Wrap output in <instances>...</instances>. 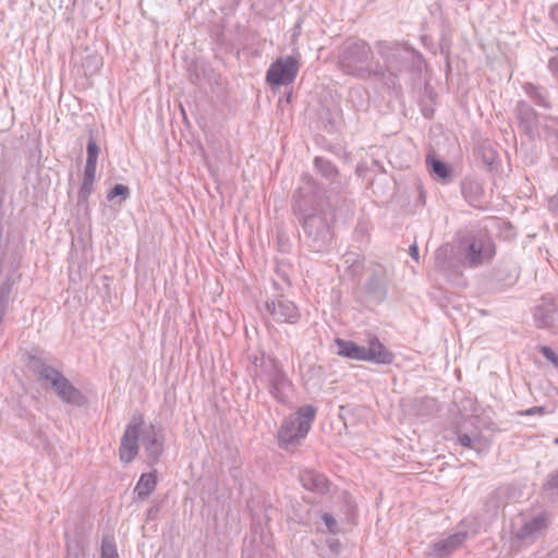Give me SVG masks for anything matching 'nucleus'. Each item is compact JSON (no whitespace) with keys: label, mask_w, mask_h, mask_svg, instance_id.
I'll return each mask as SVG.
<instances>
[{"label":"nucleus","mask_w":558,"mask_h":558,"mask_svg":"<svg viewBox=\"0 0 558 558\" xmlns=\"http://www.w3.org/2000/svg\"><path fill=\"white\" fill-rule=\"evenodd\" d=\"M87 158L85 165L97 166L99 146L97 145L93 134H90L87 143Z\"/></svg>","instance_id":"31"},{"label":"nucleus","mask_w":558,"mask_h":558,"mask_svg":"<svg viewBox=\"0 0 558 558\" xmlns=\"http://www.w3.org/2000/svg\"><path fill=\"white\" fill-rule=\"evenodd\" d=\"M264 307L266 314L276 323L296 324L301 317L294 302L282 294L267 298Z\"/></svg>","instance_id":"10"},{"label":"nucleus","mask_w":558,"mask_h":558,"mask_svg":"<svg viewBox=\"0 0 558 558\" xmlns=\"http://www.w3.org/2000/svg\"><path fill=\"white\" fill-rule=\"evenodd\" d=\"M462 194L473 207L482 206L483 187L475 180H465L462 183Z\"/></svg>","instance_id":"22"},{"label":"nucleus","mask_w":558,"mask_h":558,"mask_svg":"<svg viewBox=\"0 0 558 558\" xmlns=\"http://www.w3.org/2000/svg\"><path fill=\"white\" fill-rule=\"evenodd\" d=\"M466 536V532H458L444 539H440L433 544V551L430 554L437 558H442L459 548L465 541Z\"/></svg>","instance_id":"19"},{"label":"nucleus","mask_w":558,"mask_h":558,"mask_svg":"<svg viewBox=\"0 0 558 558\" xmlns=\"http://www.w3.org/2000/svg\"><path fill=\"white\" fill-rule=\"evenodd\" d=\"M542 413H544L543 407H533V408H530V409L525 410L524 412H522L523 415H534V414H542Z\"/></svg>","instance_id":"42"},{"label":"nucleus","mask_w":558,"mask_h":558,"mask_svg":"<svg viewBox=\"0 0 558 558\" xmlns=\"http://www.w3.org/2000/svg\"><path fill=\"white\" fill-rule=\"evenodd\" d=\"M13 282L10 278L3 281L0 286V310L5 311L9 307L10 295L12 292Z\"/></svg>","instance_id":"28"},{"label":"nucleus","mask_w":558,"mask_h":558,"mask_svg":"<svg viewBox=\"0 0 558 558\" xmlns=\"http://www.w3.org/2000/svg\"><path fill=\"white\" fill-rule=\"evenodd\" d=\"M255 366L254 384L256 388L265 387L278 402H287L290 381L280 363L274 357L263 356L260 363Z\"/></svg>","instance_id":"5"},{"label":"nucleus","mask_w":558,"mask_h":558,"mask_svg":"<svg viewBox=\"0 0 558 558\" xmlns=\"http://www.w3.org/2000/svg\"><path fill=\"white\" fill-rule=\"evenodd\" d=\"M120 196L121 202L125 201L130 196V189L124 184H116L108 193L107 198L112 201L113 198Z\"/></svg>","instance_id":"32"},{"label":"nucleus","mask_w":558,"mask_h":558,"mask_svg":"<svg viewBox=\"0 0 558 558\" xmlns=\"http://www.w3.org/2000/svg\"><path fill=\"white\" fill-rule=\"evenodd\" d=\"M101 558H118L117 547L113 537L106 536L102 538Z\"/></svg>","instance_id":"30"},{"label":"nucleus","mask_w":558,"mask_h":558,"mask_svg":"<svg viewBox=\"0 0 558 558\" xmlns=\"http://www.w3.org/2000/svg\"><path fill=\"white\" fill-rule=\"evenodd\" d=\"M300 32H301V23L298 22L295 27H294V33L292 35L293 39L299 36Z\"/></svg>","instance_id":"45"},{"label":"nucleus","mask_w":558,"mask_h":558,"mask_svg":"<svg viewBox=\"0 0 558 558\" xmlns=\"http://www.w3.org/2000/svg\"><path fill=\"white\" fill-rule=\"evenodd\" d=\"M451 255V247L448 244L441 245L435 252V268L440 271L448 281L461 284L462 272L454 265Z\"/></svg>","instance_id":"14"},{"label":"nucleus","mask_w":558,"mask_h":558,"mask_svg":"<svg viewBox=\"0 0 558 558\" xmlns=\"http://www.w3.org/2000/svg\"><path fill=\"white\" fill-rule=\"evenodd\" d=\"M481 154H482L483 162L487 167L492 168V166L494 165V162L496 160V151L494 149H492L490 147L483 146L481 148Z\"/></svg>","instance_id":"34"},{"label":"nucleus","mask_w":558,"mask_h":558,"mask_svg":"<svg viewBox=\"0 0 558 558\" xmlns=\"http://www.w3.org/2000/svg\"><path fill=\"white\" fill-rule=\"evenodd\" d=\"M426 165L428 166L429 171L439 179L446 180L450 177V169L448 165L430 153L426 156Z\"/></svg>","instance_id":"25"},{"label":"nucleus","mask_w":558,"mask_h":558,"mask_svg":"<svg viewBox=\"0 0 558 558\" xmlns=\"http://www.w3.org/2000/svg\"><path fill=\"white\" fill-rule=\"evenodd\" d=\"M522 88L536 106L545 109L551 108V104L548 98V92L544 87L533 83H524Z\"/></svg>","instance_id":"21"},{"label":"nucleus","mask_w":558,"mask_h":558,"mask_svg":"<svg viewBox=\"0 0 558 558\" xmlns=\"http://www.w3.org/2000/svg\"><path fill=\"white\" fill-rule=\"evenodd\" d=\"M409 254H410V256H411L414 260L418 262V247H417L416 243H413V244L410 246V248H409Z\"/></svg>","instance_id":"44"},{"label":"nucleus","mask_w":558,"mask_h":558,"mask_svg":"<svg viewBox=\"0 0 558 558\" xmlns=\"http://www.w3.org/2000/svg\"><path fill=\"white\" fill-rule=\"evenodd\" d=\"M375 46L384 60V64L376 62V70L381 72V75H376V81L388 89L400 92L399 75L410 68L418 53L407 44L397 41L378 40Z\"/></svg>","instance_id":"2"},{"label":"nucleus","mask_w":558,"mask_h":558,"mask_svg":"<svg viewBox=\"0 0 558 558\" xmlns=\"http://www.w3.org/2000/svg\"><path fill=\"white\" fill-rule=\"evenodd\" d=\"M5 313H7L5 311L0 310V324L3 320Z\"/></svg>","instance_id":"46"},{"label":"nucleus","mask_w":558,"mask_h":558,"mask_svg":"<svg viewBox=\"0 0 558 558\" xmlns=\"http://www.w3.org/2000/svg\"><path fill=\"white\" fill-rule=\"evenodd\" d=\"M338 68L342 73L359 80H376V75H381V72L376 70L372 47L362 39L347 40L342 45L338 56Z\"/></svg>","instance_id":"3"},{"label":"nucleus","mask_w":558,"mask_h":558,"mask_svg":"<svg viewBox=\"0 0 558 558\" xmlns=\"http://www.w3.org/2000/svg\"><path fill=\"white\" fill-rule=\"evenodd\" d=\"M141 440L147 453L149 464H155L159 461L163 453V436L161 430L155 425L142 427Z\"/></svg>","instance_id":"13"},{"label":"nucleus","mask_w":558,"mask_h":558,"mask_svg":"<svg viewBox=\"0 0 558 558\" xmlns=\"http://www.w3.org/2000/svg\"><path fill=\"white\" fill-rule=\"evenodd\" d=\"M97 166L85 165L84 178L78 191V202L87 203L94 186Z\"/></svg>","instance_id":"24"},{"label":"nucleus","mask_w":558,"mask_h":558,"mask_svg":"<svg viewBox=\"0 0 558 558\" xmlns=\"http://www.w3.org/2000/svg\"><path fill=\"white\" fill-rule=\"evenodd\" d=\"M315 415L316 409L313 405H304L284 418L278 430L280 447L290 450L298 446L311 429Z\"/></svg>","instance_id":"6"},{"label":"nucleus","mask_w":558,"mask_h":558,"mask_svg":"<svg viewBox=\"0 0 558 558\" xmlns=\"http://www.w3.org/2000/svg\"><path fill=\"white\" fill-rule=\"evenodd\" d=\"M326 545L333 558L339 556L342 548V545L339 539L329 537L326 539Z\"/></svg>","instance_id":"36"},{"label":"nucleus","mask_w":558,"mask_h":558,"mask_svg":"<svg viewBox=\"0 0 558 558\" xmlns=\"http://www.w3.org/2000/svg\"><path fill=\"white\" fill-rule=\"evenodd\" d=\"M545 487L548 489L558 488V470L548 475Z\"/></svg>","instance_id":"39"},{"label":"nucleus","mask_w":558,"mask_h":558,"mask_svg":"<svg viewBox=\"0 0 558 558\" xmlns=\"http://www.w3.org/2000/svg\"><path fill=\"white\" fill-rule=\"evenodd\" d=\"M550 20L557 25L558 27V4H555L551 7L550 12Z\"/></svg>","instance_id":"43"},{"label":"nucleus","mask_w":558,"mask_h":558,"mask_svg":"<svg viewBox=\"0 0 558 558\" xmlns=\"http://www.w3.org/2000/svg\"><path fill=\"white\" fill-rule=\"evenodd\" d=\"M542 125L541 129H543L548 137H554L558 140V118L551 117V116H544L542 117Z\"/></svg>","instance_id":"27"},{"label":"nucleus","mask_w":558,"mask_h":558,"mask_svg":"<svg viewBox=\"0 0 558 558\" xmlns=\"http://www.w3.org/2000/svg\"><path fill=\"white\" fill-rule=\"evenodd\" d=\"M29 368L37 375L39 380L49 381L57 396L65 403L81 407L85 402L83 393L54 367L46 364L39 357H31Z\"/></svg>","instance_id":"4"},{"label":"nucleus","mask_w":558,"mask_h":558,"mask_svg":"<svg viewBox=\"0 0 558 558\" xmlns=\"http://www.w3.org/2000/svg\"><path fill=\"white\" fill-rule=\"evenodd\" d=\"M548 68L554 75L558 76V56L549 59Z\"/></svg>","instance_id":"40"},{"label":"nucleus","mask_w":558,"mask_h":558,"mask_svg":"<svg viewBox=\"0 0 558 558\" xmlns=\"http://www.w3.org/2000/svg\"><path fill=\"white\" fill-rule=\"evenodd\" d=\"M365 292L367 296L377 302H383L387 296V284H386V269L378 265L376 266L369 279L365 283Z\"/></svg>","instance_id":"15"},{"label":"nucleus","mask_w":558,"mask_h":558,"mask_svg":"<svg viewBox=\"0 0 558 558\" xmlns=\"http://www.w3.org/2000/svg\"><path fill=\"white\" fill-rule=\"evenodd\" d=\"M458 253L464 266L475 268L495 255V246L486 233L478 231L460 240Z\"/></svg>","instance_id":"7"},{"label":"nucleus","mask_w":558,"mask_h":558,"mask_svg":"<svg viewBox=\"0 0 558 558\" xmlns=\"http://www.w3.org/2000/svg\"><path fill=\"white\" fill-rule=\"evenodd\" d=\"M514 116L520 131L531 141L541 137L542 116L525 100L517 101Z\"/></svg>","instance_id":"11"},{"label":"nucleus","mask_w":558,"mask_h":558,"mask_svg":"<svg viewBox=\"0 0 558 558\" xmlns=\"http://www.w3.org/2000/svg\"><path fill=\"white\" fill-rule=\"evenodd\" d=\"M557 304L554 298L544 296L535 307L534 319L538 328H550L557 318Z\"/></svg>","instance_id":"17"},{"label":"nucleus","mask_w":558,"mask_h":558,"mask_svg":"<svg viewBox=\"0 0 558 558\" xmlns=\"http://www.w3.org/2000/svg\"><path fill=\"white\" fill-rule=\"evenodd\" d=\"M157 486V473L156 471L144 473L141 475L135 488L134 494H136L137 499L145 500L156 488Z\"/></svg>","instance_id":"20"},{"label":"nucleus","mask_w":558,"mask_h":558,"mask_svg":"<svg viewBox=\"0 0 558 558\" xmlns=\"http://www.w3.org/2000/svg\"><path fill=\"white\" fill-rule=\"evenodd\" d=\"M546 519L543 515H537L521 526L517 532V537L520 539L534 538L535 535L546 529Z\"/></svg>","instance_id":"23"},{"label":"nucleus","mask_w":558,"mask_h":558,"mask_svg":"<svg viewBox=\"0 0 558 558\" xmlns=\"http://www.w3.org/2000/svg\"><path fill=\"white\" fill-rule=\"evenodd\" d=\"M359 256L354 253H347L343 255V260L345 264H351L354 266L357 263Z\"/></svg>","instance_id":"41"},{"label":"nucleus","mask_w":558,"mask_h":558,"mask_svg":"<svg viewBox=\"0 0 558 558\" xmlns=\"http://www.w3.org/2000/svg\"><path fill=\"white\" fill-rule=\"evenodd\" d=\"M555 50H556V51H558V47H557V48H555Z\"/></svg>","instance_id":"48"},{"label":"nucleus","mask_w":558,"mask_h":558,"mask_svg":"<svg viewBox=\"0 0 558 558\" xmlns=\"http://www.w3.org/2000/svg\"><path fill=\"white\" fill-rule=\"evenodd\" d=\"M304 180L293 195L292 208L301 216L303 243L313 252H322L332 240L335 215L331 205L315 192L314 181Z\"/></svg>","instance_id":"1"},{"label":"nucleus","mask_w":558,"mask_h":558,"mask_svg":"<svg viewBox=\"0 0 558 558\" xmlns=\"http://www.w3.org/2000/svg\"><path fill=\"white\" fill-rule=\"evenodd\" d=\"M339 354L356 361H369L377 364H390L393 354L376 338L369 340L368 345H359L350 340L337 339Z\"/></svg>","instance_id":"8"},{"label":"nucleus","mask_w":558,"mask_h":558,"mask_svg":"<svg viewBox=\"0 0 558 558\" xmlns=\"http://www.w3.org/2000/svg\"><path fill=\"white\" fill-rule=\"evenodd\" d=\"M322 519L325 522L329 533L338 534L340 532L339 524L332 514L326 512L322 515Z\"/></svg>","instance_id":"33"},{"label":"nucleus","mask_w":558,"mask_h":558,"mask_svg":"<svg viewBox=\"0 0 558 558\" xmlns=\"http://www.w3.org/2000/svg\"><path fill=\"white\" fill-rule=\"evenodd\" d=\"M554 444H555V445H558V437H556V438L554 439Z\"/></svg>","instance_id":"47"},{"label":"nucleus","mask_w":558,"mask_h":558,"mask_svg":"<svg viewBox=\"0 0 558 558\" xmlns=\"http://www.w3.org/2000/svg\"><path fill=\"white\" fill-rule=\"evenodd\" d=\"M298 72V61L293 57H281L268 69L266 80L271 86L288 85L295 80Z\"/></svg>","instance_id":"12"},{"label":"nucleus","mask_w":558,"mask_h":558,"mask_svg":"<svg viewBox=\"0 0 558 558\" xmlns=\"http://www.w3.org/2000/svg\"><path fill=\"white\" fill-rule=\"evenodd\" d=\"M66 558H85L83 549L77 543L68 545Z\"/></svg>","instance_id":"37"},{"label":"nucleus","mask_w":558,"mask_h":558,"mask_svg":"<svg viewBox=\"0 0 558 558\" xmlns=\"http://www.w3.org/2000/svg\"><path fill=\"white\" fill-rule=\"evenodd\" d=\"M458 441L462 447L473 449L475 448V442H477L478 440L470 437L468 434H460L458 436Z\"/></svg>","instance_id":"38"},{"label":"nucleus","mask_w":558,"mask_h":558,"mask_svg":"<svg viewBox=\"0 0 558 558\" xmlns=\"http://www.w3.org/2000/svg\"><path fill=\"white\" fill-rule=\"evenodd\" d=\"M518 278V267L511 262H502L493 269L490 282L496 289H504L513 286Z\"/></svg>","instance_id":"16"},{"label":"nucleus","mask_w":558,"mask_h":558,"mask_svg":"<svg viewBox=\"0 0 558 558\" xmlns=\"http://www.w3.org/2000/svg\"><path fill=\"white\" fill-rule=\"evenodd\" d=\"M314 165L325 179L330 182H336L337 178L339 177V171L331 161L323 157H316Z\"/></svg>","instance_id":"26"},{"label":"nucleus","mask_w":558,"mask_h":558,"mask_svg":"<svg viewBox=\"0 0 558 558\" xmlns=\"http://www.w3.org/2000/svg\"><path fill=\"white\" fill-rule=\"evenodd\" d=\"M144 425L145 422L142 414H134L126 425L119 447V458L122 463H130L137 456L140 449L138 440Z\"/></svg>","instance_id":"9"},{"label":"nucleus","mask_w":558,"mask_h":558,"mask_svg":"<svg viewBox=\"0 0 558 558\" xmlns=\"http://www.w3.org/2000/svg\"><path fill=\"white\" fill-rule=\"evenodd\" d=\"M476 422L480 426L486 429H496V424L493 420V410L490 408L484 409L481 414L476 415Z\"/></svg>","instance_id":"29"},{"label":"nucleus","mask_w":558,"mask_h":558,"mask_svg":"<svg viewBox=\"0 0 558 558\" xmlns=\"http://www.w3.org/2000/svg\"><path fill=\"white\" fill-rule=\"evenodd\" d=\"M539 352L555 367H558V354L551 348H549L547 345H542V347H539Z\"/></svg>","instance_id":"35"},{"label":"nucleus","mask_w":558,"mask_h":558,"mask_svg":"<svg viewBox=\"0 0 558 558\" xmlns=\"http://www.w3.org/2000/svg\"><path fill=\"white\" fill-rule=\"evenodd\" d=\"M302 486L315 494L324 495L328 492L329 482L327 477L315 470L305 469L300 473Z\"/></svg>","instance_id":"18"}]
</instances>
